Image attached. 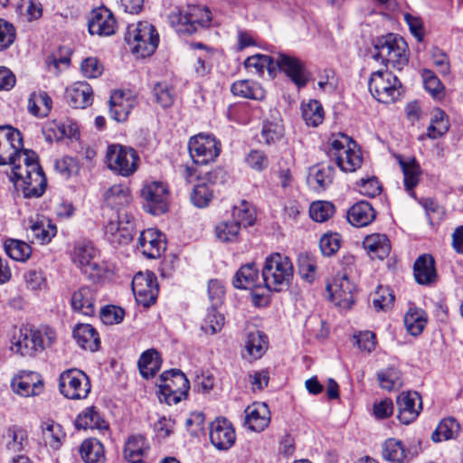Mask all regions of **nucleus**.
Returning a JSON list of instances; mask_svg holds the SVG:
<instances>
[{
	"mask_svg": "<svg viewBox=\"0 0 463 463\" xmlns=\"http://www.w3.org/2000/svg\"><path fill=\"white\" fill-rule=\"evenodd\" d=\"M168 19L176 32L192 34L211 25L212 13L207 6L189 5L183 10H173Z\"/></svg>",
	"mask_w": 463,
	"mask_h": 463,
	"instance_id": "obj_4",
	"label": "nucleus"
},
{
	"mask_svg": "<svg viewBox=\"0 0 463 463\" xmlns=\"http://www.w3.org/2000/svg\"><path fill=\"white\" fill-rule=\"evenodd\" d=\"M149 449L146 439L141 435L128 438L124 449L125 458L128 461L140 459V457Z\"/></svg>",
	"mask_w": 463,
	"mask_h": 463,
	"instance_id": "obj_52",
	"label": "nucleus"
},
{
	"mask_svg": "<svg viewBox=\"0 0 463 463\" xmlns=\"http://www.w3.org/2000/svg\"><path fill=\"white\" fill-rule=\"evenodd\" d=\"M138 369L141 375L149 379L155 376L161 367V358L154 349L144 352L138 360Z\"/></svg>",
	"mask_w": 463,
	"mask_h": 463,
	"instance_id": "obj_44",
	"label": "nucleus"
},
{
	"mask_svg": "<svg viewBox=\"0 0 463 463\" xmlns=\"http://www.w3.org/2000/svg\"><path fill=\"white\" fill-rule=\"evenodd\" d=\"M275 70L280 71L291 80L298 87L303 88L308 81V73L304 61L294 55L279 52L274 55Z\"/></svg>",
	"mask_w": 463,
	"mask_h": 463,
	"instance_id": "obj_15",
	"label": "nucleus"
},
{
	"mask_svg": "<svg viewBox=\"0 0 463 463\" xmlns=\"http://www.w3.org/2000/svg\"><path fill=\"white\" fill-rule=\"evenodd\" d=\"M383 457L390 462L403 463L409 458V451L402 441L389 439L383 446Z\"/></svg>",
	"mask_w": 463,
	"mask_h": 463,
	"instance_id": "obj_47",
	"label": "nucleus"
},
{
	"mask_svg": "<svg viewBox=\"0 0 463 463\" xmlns=\"http://www.w3.org/2000/svg\"><path fill=\"white\" fill-rule=\"evenodd\" d=\"M77 429H91L105 430L109 429V423L103 419L99 411L95 406L85 408L75 420Z\"/></svg>",
	"mask_w": 463,
	"mask_h": 463,
	"instance_id": "obj_33",
	"label": "nucleus"
},
{
	"mask_svg": "<svg viewBox=\"0 0 463 463\" xmlns=\"http://www.w3.org/2000/svg\"><path fill=\"white\" fill-rule=\"evenodd\" d=\"M335 213V206L326 201H317L311 203L309 215L317 222H324L329 220Z\"/></svg>",
	"mask_w": 463,
	"mask_h": 463,
	"instance_id": "obj_58",
	"label": "nucleus"
},
{
	"mask_svg": "<svg viewBox=\"0 0 463 463\" xmlns=\"http://www.w3.org/2000/svg\"><path fill=\"white\" fill-rule=\"evenodd\" d=\"M335 168L331 165L319 164L309 169L308 184L316 191H324L332 183Z\"/></svg>",
	"mask_w": 463,
	"mask_h": 463,
	"instance_id": "obj_32",
	"label": "nucleus"
},
{
	"mask_svg": "<svg viewBox=\"0 0 463 463\" xmlns=\"http://www.w3.org/2000/svg\"><path fill=\"white\" fill-rule=\"evenodd\" d=\"M193 48L206 49V51L196 57L194 64V74L197 78L206 77L212 69L211 59L213 52L206 48L203 43H196L192 44Z\"/></svg>",
	"mask_w": 463,
	"mask_h": 463,
	"instance_id": "obj_55",
	"label": "nucleus"
},
{
	"mask_svg": "<svg viewBox=\"0 0 463 463\" xmlns=\"http://www.w3.org/2000/svg\"><path fill=\"white\" fill-rule=\"evenodd\" d=\"M105 204L110 209L117 211L129 205L132 201L130 189L125 184H113L106 189L103 194Z\"/></svg>",
	"mask_w": 463,
	"mask_h": 463,
	"instance_id": "obj_30",
	"label": "nucleus"
},
{
	"mask_svg": "<svg viewBox=\"0 0 463 463\" xmlns=\"http://www.w3.org/2000/svg\"><path fill=\"white\" fill-rule=\"evenodd\" d=\"M413 274L420 285L430 286L437 279L435 261L431 255H420L414 262Z\"/></svg>",
	"mask_w": 463,
	"mask_h": 463,
	"instance_id": "obj_28",
	"label": "nucleus"
},
{
	"mask_svg": "<svg viewBox=\"0 0 463 463\" xmlns=\"http://www.w3.org/2000/svg\"><path fill=\"white\" fill-rule=\"evenodd\" d=\"M24 157L25 175L16 183L15 188L21 190L25 198L41 197L46 189L47 179L38 162L36 153Z\"/></svg>",
	"mask_w": 463,
	"mask_h": 463,
	"instance_id": "obj_8",
	"label": "nucleus"
},
{
	"mask_svg": "<svg viewBox=\"0 0 463 463\" xmlns=\"http://www.w3.org/2000/svg\"><path fill=\"white\" fill-rule=\"evenodd\" d=\"M23 147V136L18 129L9 125L0 126V165L19 160L17 154Z\"/></svg>",
	"mask_w": 463,
	"mask_h": 463,
	"instance_id": "obj_18",
	"label": "nucleus"
},
{
	"mask_svg": "<svg viewBox=\"0 0 463 463\" xmlns=\"http://www.w3.org/2000/svg\"><path fill=\"white\" fill-rule=\"evenodd\" d=\"M376 216L371 203L361 201L354 204L347 213L348 222L355 227H364L370 224Z\"/></svg>",
	"mask_w": 463,
	"mask_h": 463,
	"instance_id": "obj_36",
	"label": "nucleus"
},
{
	"mask_svg": "<svg viewBox=\"0 0 463 463\" xmlns=\"http://www.w3.org/2000/svg\"><path fill=\"white\" fill-rule=\"evenodd\" d=\"M210 439L218 449H230L235 442L236 435L230 421L225 418H217L210 425Z\"/></svg>",
	"mask_w": 463,
	"mask_h": 463,
	"instance_id": "obj_21",
	"label": "nucleus"
},
{
	"mask_svg": "<svg viewBox=\"0 0 463 463\" xmlns=\"http://www.w3.org/2000/svg\"><path fill=\"white\" fill-rule=\"evenodd\" d=\"M298 273L307 282L315 280L317 266L315 260L308 255H300L298 258Z\"/></svg>",
	"mask_w": 463,
	"mask_h": 463,
	"instance_id": "obj_63",
	"label": "nucleus"
},
{
	"mask_svg": "<svg viewBox=\"0 0 463 463\" xmlns=\"http://www.w3.org/2000/svg\"><path fill=\"white\" fill-rule=\"evenodd\" d=\"M132 290L136 301L145 307H149L155 304L158 287L156 278L152 272H138L132 279Z\"/></svg>",
	"mask_w": 463,
	"mask_h": 463,
	"instance_id": "obj_17",
	"label": "nucleus"
},
{
	"mask_svg": "<svg viewBox=\"0 0 463 463\" xmlns=\"http://www.w3.org/2000/svg\"><path fill=\"white\" fill-rule=\"evenodd\" d=\"M328 156L343 172H354L362 165L363 158L356 143L346 135L333 138L329 142Z\"/></svg>",
	"mask_w": 463,
	"mask_h": 463,
	"instance_id": "obj_6",
	"label": "nucleus"
},
{
	"mask_svg": "<svg viewBox=\"0 0 463 463\" xmlns=\"http://www.w3.org/2000/svg\"><path fill=\"white\" fill-rule=\"evenodd\" d=\"M6 254L14 260L24 261L31 255V247L18 240L10 239L5 242Z\"/></svg>",
	"mask_w": 463,
	"mask_h": 463,
	"instance_id": "obj_57",
	"label": "nucleus"
},
{
	"mask_svg": "<svg viewBox=\"0 0 463 463\" xmlns=\"http://www.w3.org/2000/svg\"><path fill=\"white\" fill-rule=\"evenodd\" d=\"M106 159L110 170L126 177L137 171L139 161L138 155L133 148L119 144L108 146Z\"/></svg>",
	"mask_w": 463,
	"mask_h": 463,
	"instance_id": "obj_11",
	"label": "nucleus"
},
{
	"mask_svg": "<svg viewBox=\"0 0 463 463\" xmlns=\"http://www.w3.org/2000/svg\"><path fill=\"white\" fill-rule=\"evenodd\" d=\"M363 245L371 258L383 260L391 251V242L385 234L373 233L366 236Z\"/></svg>",
	"mask_w": 463,
	"mask_h": 463,
	"instance_id": "obj_37",
	"label": "nucleus"
},
{
	"mask_svg": "<svg viewBox=\"0 0 463 463\" xmlns=\"http://www.w3.org/2000/svg\"><path fill=\"white\" fill-rule=\"evenodd\" d=\"M224 325V317L216 311V307H213L209 310L202 329L206 333L215 334L222 328Z\"/></svg>",
	"mask_w": 463,
	"mask_h": 463,
	"instance_id": "obj_62",
	"label": "nucleus"
},
{
	"mask_svg": "<svg viewBox=\"0 0 463 463\" xmlns=\"http://www.w3.org/2000/svg\"><path fill=\"white\" fill-rule=\"evenodd\" d=\"M331 300L335 306L348 309L354 303L355 285L346 274L337 273L333 280L326 285Z\"/></svg>",
	"mask_w": 463,
	"mask_h": 463,
	"instance_id": "obj_16",
	"label": "nucleus"
},
{
	"mask_svg": "<svg viewBox=\"0 0 463 463\" xmlns=\"http://www.w3.org/2000/svg\"><path fill=\"white\" fill-rule=\"evenodd\" d=\"M6 449L10 452H20L28 446L27 431L16 425L10 426L5 434Z\"/></svg>",
	"mask_w": 463,
	"mask_h": 463,
	"instance_id": "obj_43",
	"label": "nucleus"
},
{
	"mask_svg": "<svg viewBox=\"0 0 463 463\" xmlns=\"http://www.w3.org/2000/svg\"><path fill=\"white\" fill-rule=\"evenodd\" d=\"M141 197L146 213L160 215L167 212L169 190L165 183L153 181L146 184L141 190Z\"/></svg>",
	"mask_w": 463,
	"mask_h": 463,
	"instance_id": "obj_14",
	"label": "nucleus"
},
{
	"mask_svg": "<svg viewBox=\"0 0 463 463\" xmlns=\"http://www.w3.org/2000/svg\"><path fill=\"white\" fill-rule=\"evenodd\" d=\"M459 423L454 418L443 419L431 435L434 442L456 439L459 433Z\"/></svg>",
	"mask_w": 463,
	"mask_h": 463,
	"instance_id": "obj_48",
	"label": "nucleus"
},
{
	"mask_svg": "<svg viewBox=\"0 0 463 463\" xmlns=\"http://www.w3.org/2000/svg\"><path fill=\"white\" fill-rule=\"evenodd\" d=\"M68 103L74 109H85L93 101V91L85 81H78L66 90Z\"/></svg>",
	"mask_w": 463,
	"mask_h": 463,
	"instance_id": "obj_25",
	"label": "nucleus"
},
{
	"mask_svg": "<svg viewBox=\"0 0 463 463\" xmlns=\"http://www.w3.org/2000/svg\"><path fill=\"white\" fill-rule=\"evenodd\" d=\"M247 71L258 76H262L267 71L270 77L275 75L274 55L255 54L248 57L244 61Z\"/></svg>",
	"mask_w": 463,
	"mask_h": 463,
	"instance_id": "obj_39",
	"label": "nucleus"
},
{
	"mask_svg": "<svg viewBox=\"0 0 463 463\" xmlns=\"http://www.w3.org/2000/svg\"><path fill=\"white\" fill-rule=\"evenodd\" d=\"M55 330L48 326H22L10 341V351L24 358H34L56 341Z\"/></svg>",
	"mask_w": 463,
	"mask_h": 463,
	"instance_id": "obj_1",
	"label": "nucleus"
},
{
	"mask_svg": "<svg viewBox=\"0 0 463 463\" xmlns=\"http://www.w3.org/2000/svg\"><path fill=\"white\" fill-rule=\"evenodd\" d=\"M213 175L212 172L207 173L205 176L199 178L198 184L194 185L191 194V202L194 206L198 208L206 207L213 200Z\"/></svg>",
	"mask_w": 463,
	"mask_h": 463,
	"instance_id": "obj_29",
	"label": "nucleus"
},
{
	"mask_svg": "<svg viewBox=\"0 0 463 463\" xmlns=\"http://www.w3.org/2000/svg\"><path fill=\"white\" fill-rule=\"evenodd\" d=\"M233 286L240 289H250L259 285V269L254 262L245 264L235 273Z\"/></svg>",
	"mask_w": 463,
	"mask_h": 463,
	"instance_id": "obj_38",
	"label": "nucleus"
},
{
	"mask_svg": "<svg viewBox=\"0 0 463 463\" xmlns=\"http://www.w3.org/2000/svg\"><path fill=\"white\" fill-rule=\"evenodd\" d=\"M32 238L41 244L48 243L56 234V227L49 221L30 220Z\"/></svg>",
	"mask_w": 463,
	"mask_h": 463,
	"instance_id": "obj_51",
	"label": "nucleus"
},
{
	"mask_svg": "<svg viewBox=\"0 0 463 463\" xmlns=\"http://www.w3.org/2000/svg\"><path fill=\"white\" fill-rule=\"evenodd\" d=\"M381 388L392 391L402 385L401 373L395 368H387L377 373Z\"/></svg>",
	"mask_w": 463,
	"mask_h": 463,
	"instance_id": "obj_59",
	"label": "nucleus"
},
{
	"mask_svg": "<svg viewBox=\"0 0 463 463\" xmlns=\"http://www.w3.org/2000/svg\"><path fill=\"white\" fill-rule=\"evenodd\" d=\"M261 274L266 291H281L288 287L293 278L292 261L280 253L270 254L265 260Z\"/></svg>",
	"mask_w": 463,
	"mask_h": 463,
	"instance_id": "obj_3",
	"label": "nucleus"
},
{
	"mask_svg": "<svg viewBox=\"0 0 463 463\" xmlns=\"http://www.w3.org/2000/svg\"><path fill=\"white\" fill-rule=\"evenodd\" d=\"M152 92L155 101L162 108H169L173 105L175 93L173 86L168 82H156Z\"/></svg>",
	"mask_w": 463,
	"mask_h": 463,
	"instance_id": "obj_53",
	"label": "nucleus"
},
{
	"mask_svg": "<svg viewBox=\"0 0 463 463\" xmlns=\"http://www.w3.org/2000/svg\"><path fill=\"white\" fill-rule=\"evenodd\" d=\"M302 118L309 127H317L324 120V109L316 99H310L301 105Z\"/></svg>",
	"mask_w": 463,
	"mask_h": 463,
	"instance_id": "obj_49",
	"label": "nucleus"
},
{
	"mask_svg": "<svg viewBox=\"0 0 463 463\" xmlns=\"http://www.w3.org/2000/svg\"><path fill=\"white\" fill-rule=\"evenodd\" d=\"M398 406V419L403 424L414 421L421 409V399L417 392H402L396 400Z\"/></svg>",
	"mask_w": 463,
	"mask_h": 463,
	"instance_id": "obj_20",
	"label": "nucleus"
},
{
	"mask_svg": "<svg viewBox=\"0 0 463 463\" xmlns=\"http://www.w3.org/2000/svg\"><path fill=\"white\" fill-rule=\"evenodd\" d=\"M157 384L159 400L168 405L176 404L188 395L190 383L185 374L177 369L164 372Z\"/></svg>",
	"mask_w": 463,
	"mask_h": 463,
	"instance_id": "obj_10",
	"label": "nucleus"
},
{
	"mask_svg": "<svg viewBox=\"0 0 463 463\" xmlns=\"http://www.w3.org/2000/svg\"><path fill=\"white\" fill-rule=\"evenodd\" d=\"M189 154L197 165L213 162L221 153V143L210 134L200 133L190 138Z\"/></svg>",
	"mask_w": 463,
	"mask_h": 463,
	"instance_id": "obj_13",
	"label": "nucleus"
},
{
	"mask_svg": "<svg viewBox=\"0 0 463 463\" xmlns=\"http://www.w3.org/2000/svg\"><path fill=\"white\" fill-rule=\"evenodd\" d=\"M79 452L85 463H103L105 460L103 445L97 439H85Z\"/></svg>",
	"mask_w": 463,
	"mask_h": 463,
	"instance_id": "obj_41",
	"label": "nucleus"
},
{
	"mask_svg": "<svg viewBox=\"0 0 463 463\" xmlns=\"http://www.w3.org/2000/svg\"><path fill=\"white\" fill-rule=\"evenodd\" d=\"M232 219L239 224L240 228L251 226L256 220L255 211L249 203L242 201L233 207Z\"/></svg>",
	"mask_w": 463,
	"mask_h": 463,
	"instance_id": "obj_54",
	"label": "nucleus"
},
{
	"mask_svg": "<svg viewBox=\"0 0 463 463\" xmlns=\"http://www.w3.org/2000/svg\"><path fill=\"white\" fill-rule=\"evenodd\" d=\"M52 101L45 91L33 92L28 99V110L36 117L44 118L51 111Z\"/></svg>",
	"mask_w": 463,
	"mask_h": 463,
	"instance_id": "obj_45",
	"label": "nucleus"
},
{
	"mask_svg": "<svg viewBox=\"0 0 463 463\" xmlns=\"http://www.w3.org/2000/svg\"><path fill=\"white\" fill-rule=\"evenodd\" d=\"M90 34L99 36H110L114 34L117 22L112 13L106 7L94 9L88 23Z\"/></svg>",
	"mask_w": 463,
	"mask_h": 463,
	"instance_id": "obj_22",
	"label": "nucleus"
},
{
	"mask_svg": "<svg viewBox=\"0 0 463 463\" xmlns=\"http://www.w3.org/2000/svg\"><path fill=\"white\" fill-rule=\"evenodd\" d=\"M422 79L425 90L437 99H440L444 96V87L439 79L429 70L422 72Z\"/></svg>",
	"mask_w": 463,
	"mask_h": 463,
	"instance_id": "obj_60",
	"label": "nucleus"
},
{
	"mask_svg": "<svg viewBox=\"0 0 463 463\" xmlns=\"http://www.w3.org/2000/svg\"><path fill=\"white\" fill-rule=\"evenodd\" d=\"M59 389L61 393L68 399L81 400L87 398L91 385L85 373L78 369H69L61 373Z\"/></svg>",
	"mask_w": 463,
	"mask_h": 463,
	"instance_id": "obj_12",
	"label": "nucleus"
},
{
	"mask_svg": "<svg viewBox=\"0 0 463 463\" xmlns=\"http://www.w3.org/2000/svg\"><path fill=\"white\" fill-rule=\"evenodd\" d=\"M426 324L427 316L421 308L411 307L404 316L405 327L411 335H420Z\"/></svg>",
	"mask_w": 463,
	"mask_h": 463,
	"instance_id": "obj_46",
	"label": "nucleus"
},
{
	"mask_svg": "<svg viewBox=\"0 0 463 463\" xmlns=\"http://www.w3.org/2000/svg\"><path fill=\"white\" fill-rule=\"evenodd\" d=\"M241 228L232 219L222 221L215 227L216 237L223 242L237 241Z\"/></svg>",
	"mask_w": 463,
	"mask_h": 463,
	"instance_id": "obj_56",
	"label": "nucleus"
},
{
	"mask_svg": "<svg viewBox=\"0 0 463 463\" xmlns=\"http://www.w3.org/2000/svg\"><path fill=\"white\" fill-rule=\"evenodd\" d=\"M231 91L234 96L245 99L261 100L265 98V90L262 87L259 83L248 80L232 83Z\"/></svg>",
	"mask_w": 463,
	"mask_h": 463,
	"instance_id": "obj_40",
	"label": "nucleus"
},
{
	"mask_svg": "<svg viewBox=\"0 0 463 463\" xmlns=\"http://www.w3.org/2000/svg\"><path fill=\"white\" fill-rule=\"evenodd\" d=\"M368 87L373 97L383 103H392L402 95V84L388 69L371 73Z\"/></svg>",
	"mask_w": 463,
	"mask_h": 463,
	"instance_id": "obj_9",
	"label": "nucleus"
},
{
	"mask_svg": "<svg viewBox=\"0 0 463 463\" xmlns=\"http://www.w3.org/2000/svg\"><path fill=\"white\" fill-rule=\"evenodd\" d=\"M137 248L146 257L156 259L165 250L164 235L156 229L145 230L139 235Z\"/></svg>",
	"mask_w": 463,
	"mask_h": 463,
	"instance_id": "obj_23",
	"label": "nucleus"
},
{
	"mask_svg": "<svg viewBox=\"0 0 463 463\" xmlns=\"http://www.w3.org/2000/svg\"><path fill=\"white\" fill-rule=\"evenodd\" d=\"M399 165L403 174V184L410 196L417 199L413 189L418 185L421 169L415 158L410 160L399 159Z\"/></svg>",
	"mask_w": 463,
	"mask_h": 463,
	"instance_id": "obj_35",
	"label": "nucleus"
},
{
	"mask_svg": "<svg viewBox=\"0 0 463 463\" xmlns=\"http://www.w3.org/2000/svg\"><path fill=\"white\" fill-rule=\"evenodd\" d=\"M42 433L45 444L49 445L53 449H60L66 438L61 425L52 420H47L43 422Z\"/></svg>",
	"mask_w": 463,
	"mask_h": 463,
	"instance_id": "obj_42",
	"label": "nucleus"
},
{
	"mask_svg": "<svg viewBox=\"0 0 463 463\" xmlns=\"http://www.w3.org/2000/svg\"><path fill=\"white\" fill-rule=\"evenodd\" d=\"M97 254L91 243H80L74 248L72 260L84 272L99 270V265L94 260Z\"/></svg>",
	"mask_w": 463,
	"mask_h": 463,
	"instance_id": "obj_34",
	"label": "nucleus"
},
{
	"mask_svg": "<svg viewBox=\"0 0 463 463\" xmlns=\"http://www.w3.org/2000/svg\"><path fill=\"white\" fill-rule=\"evenodd\" d=\"M104 237L112 245L129 243L136 231V218L132 212L114 213L104 222Z\"/></svg>",
	"mask_w": 463,
	"mask_h": 463,
	"instance_id": "obj_7",
	"label": "nucleus"
},
{
	"mask_svg": "<svg viewBox=\"0 0 463 463\" xmlns=\"http://www.w3.org/2000/svg\"><path fill=\"white\" fill-rule=\"evenodd\" d=\"M449 129L448 121L445 119V113L437 110L431 118L430 127L427 129V136L430 138H438L445 134Z\"/></svg>",
	"mask_w": 463,
	"mask_h": 463,
	"instance_id": "obj_61",
	"label": "nucleus"
},
{
	"mask_svg": "<svg viewBox=\"0 0 463 463\" xmlns=\"http://www.w3.org/2000/svg\"><path fill=\"white\" fill-rule=\"evenodd\" d=\"M125 41L131 47L133 53L145 58L156 52L159 43V35L150 23L138 22L128 26Z\"/></svg>",
	"mask_w": 463,
	"mask_h": 463,
	"instance_id": "obj_5",
	"label": "nucleus"
},
{
	"mask_svg": "<svg viewBox=\"0 0 463 463\" xmlns=\"http://www.w3.org/2000/svg\"><path fill=\"white\" fill-rule=\"evenodd\" d=\"M96 293L90 287H81L71 295V305L74 311L91 317L96 312Z\"/></svg>",
	"mask_w": 463,
	"mask_h": 463,
	"instance_id": "obj_27",
	"label": "nucleus"
},
{
	"mask_svg": "<svg viewBox=\"0 0 463 463\" xmlns=\"http://www.w3.org/2000/svg\"><path fill=\"white\" fill-rule=\"evenodd\" d=\"M135 105L136 99L130 92L115 90L109 99L110 118L117 122L126 121Z\"/></svg>",
	"mask_w": 463,
	"mask_h": 463,
	"instance_id": "obj_24",
	"label": "nucleus"
},
{
	"mask_svg": "<svg viewBox=\"0 0 463 463\" xmlns=\"http://www.w3.org/2000/svg\"><path fill=\"white\" fill-rule=\"evenodd\" d=\"M372 57L381 61L385 69L402 70L409 61L408 44L400 35L389 33L376 41Z\"/></svg>",
	"mask_w": 463,
	"mask_h": 463,
	"instance_id": "obj_2",
	"label": "nucleus"
},
{
	"mask_svg": "<svg viewBox=\"0 0 463 463\" xmlns=\"http://www.w3.org/2000/svg\"><path fill=\"white\" fill-rule=\"evenodd\" d=\"M77 344L84 350L95 352L99 349L100 340L97 330L90 324H78L72 330Z\"/></svg>",
	"mask_w": 463,
	"mask_h": 463,
	"instance_id": "obj_31",
	"label": "nucleus"
},
{
	"mask_svg": "<svg viewBox=\"0 0 463 463\" xmlns=\"http://www.w3.org/2000/svg\"><path fill=\"white\" fill-rule=\"evenodd\" d=\"M265 403H254L245 410V424L256 432L264 430L270 421V415Z\"/></svg>",
	"mask_w": 463,
	"mask_h": 463,
	"instance_id": "obj_26",
	"label": "nucleus"
},
{
	"mask_svg": "<svg viewBox=\"0 0 463 463\" xmlns=\"http://www.w3.org/2000/svg\"><path fill=\"white\" fill-rule=\"evenodd\" d=\"M12 391L22 396L31 397L39 395L43 391L41 375L33 371H20L11 380Z\"/></svg>",
	"mask_w": 463,
	"mask_h": 463,
	"instance_id": "obj_19",
	"label": "nucleus"
},
{
	"mask_svg": "<svg viewBox=\"0 0 463 463\" xmlns=\"http://www.w3.org/2000/svg\"><path fill=\"white\" fill-rule=\"evenodd\" d=\"M175 429V421L165 416L160 417L156 422L154 423V432L156 439L160 441L166 439L171 436Z\"/></svg>",
	"mask_w": 463,
	"mask_h": 463,
	"instance_id": "obj_64",
	"label": "nucleus"
},
{
	"mask_svg": "<svg viewBox=\"0 0 463 463\" xmlns=\"http://www.w3.org/2000/svg\"><path fill=\"white\" fill-rule=\"evenodd\" d=\"M268 348L267 336L260 331L250 332L247 335L245 349L253 359L260 358Z\"/></svg>",
	"mask_w": 463,
	"mask_h": 463,
	"instance_id": "obj_50",
	"label": "nucleus"
}]
</instances>
